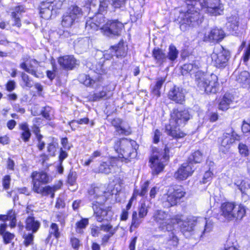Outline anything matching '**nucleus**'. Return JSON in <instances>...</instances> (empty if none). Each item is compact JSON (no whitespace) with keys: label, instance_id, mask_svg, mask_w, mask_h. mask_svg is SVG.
Wrapping results in <instances>:
<instances>
[{"label":"nucleus","instance_id":"nucleus-1","mask_svg":"<svg viewBox=\"0 0 250 250\" xmlns=\"http://www.w3.org/2000/svg\"><path fill=\"white\" fill-rule=\"evenodd\" d=\"M199 65L196 62L185 64L183 65L182 71L195 74V81L199 89L207 93H216L219 90V84L216 75L211 74L207 76L199 71Z\"/></svg>","mask_w":250,"mask_h":250},{"label":"nucleus","instance_id":"nucleus-2","mask_svg":"<svg viewBox=\"0 0 250 250\" xmlns=\"http://www.w3.org/2000/svg\"><path fill=\"white\" fill-rule=\"evenodd\" d=\"M152 219L157 224L159 229L164 232H171L169 235V244L176 246L178 243V239L175 235L176 224H179L181 221L180 215L171 216L169 213L162 210L154 211Z\"/></svg>","mask_w":250,"mask_h":250},{"label":"nucleus","instance_id":"nucleus-3","mask_svg":"<svg viewBox=\"0 0 250 250\" xmlns=\"http://www.w3.org/2000/svg\"><path fill=\"white\" fill-rule=\"evenodd\" d=\"M190 118V115L188 110L173 109L170 114L169 124L165 126L166 133L174 139L184 138L186 133L181 130L179 127L184 126Z\"/></svg>","mask_w":250,"mask_h":250},{"label":"nucleus","instance_id":"nucleus-4","mask_svg":"<svg viewBox=\"0 0 250 250\" xmlns=\"http://www.w3.org/2000/svg\"><path fill=\"white\" fill-rule=\"evenodd\" d=\"M180 216L181 221L179 224H176V226L178 225L180 226L181 232L185 236L188 233L192 232L194 229V227L197 224H198L203 229L201 230V236L209 233L213 229V222L207 221L206 218L189 217L186 220H182V216Z\"/></svg>","mask_w":250,"mask_h":250},{"label":"nucleus","instance_id":"nucleus-5","mask_svg":"<svg viewBox=\"0 0 250 250\" xmlns=\"http://www.w3.org/2000/svg\"><path fill=\"white\" fill-rule=\"evenodd\" d=\"M138 146L136 142L130 139L123 138L115 142L114 149L119 154L122 162L128 163L136 156Z\"/></svg>","mask_w":250,"mask_h":250},{"label":"nucleus","instance_id":"nucleus-6","mask_svg":"<svg viewBox=\"0 0 250 250\" xmlns=\"http://www.w3.org/2000/svg\"><path fill=\"white\" fill-rule=\"evenodd\" d=\"M172 147L170 144L166 145L164 151H154L149 159L150 167L153 175H157L161 172L169 159V152Z\"/></svg>","mask_w":250,"mask_h":250},{"label":"nucleus","instance_id":"nucleus-7","mask_svg":"<svg viewBox=\"0 0 250 250\" xmlns=\"http://www.w3.org/2000/svg\"><path fill=\"white\" fill-rule=\"evenodd\" d=\"M187 4L193 5L195 8L201 9L205 13L216 16L221 14L223 10L220 0H185Z\"/></svg>","mask_w":250,"mask_h":250},{"label":"nucleus","instance_id":"nucleus-8","mask_svg":"<svg viewBox=\"0 0 250 250\" xmlns=\"http://www.w3.org/2000/svg\"><path fill=\"white\" fill-rule=\"evenodd\" d=\"M245 214V209L241 205L232 202L223 203L220 207V215L228 221L241 220Z\"/></svg>","mask_w":250,"mask_h":250},{"label":"nucleus","instance_id":"nucleus-9","mask_svg":"<svg viewBox=\"0 0 250 250\" xmlns=\"http://www.w3.org/2000/svg\"><path fill=\"white\" fill-rule=\"evenodd\" d=\"M183 188L181 186H175L170 188L167 192L164 194L161 201L164 208H168L176 205L179 201L185 195Z\"/></svg>","mask_w":250,"mask_h":250},{"label":"nucleus","instance_id":"nucleus-10","mask_svg":"<svg viewBox=\"0 0 250 250\" xmlns=\"http://www.w3.org/2000/svg\"><path fill=\"white\" fill-rule=\"evenodd\" d=\"M191 6L193 10L188 9L180 17V27L184 31L187 30L188 27L198 25L202 21L200 13L196 10L197 9L193 5Z\"/></svg>","mask_w":250,"mask_h":250},{"label":"nucleus","instance_id":"nucleus-11","mask_svg":"<svg viewBox=\"0 0 250 250\" xmlns=\"http://www.w3.org/2000/svg\"><path fill=\"white\" fill-rule=\"evenodd\" d=\"M229 52L222 46H216L211 55L212 63L216 67H224L229 59Z\"/></svg>","mask_w":250,"mask_h":250},{"label":"nucleus","instance_id":"nucleus-12","mask_svg":"<svg viewBox=\"0 0 250 250\" xmlns=\"http://www.w3.org/2000/svg\"><path fill=\"white\" fill-rule=\"evenodd\" d=\"M124 28L123 23L118 20L108 21L104 26L101 27V31L104 35L110 37L112 35H119Z\"/></svg>","mask_w":250,"mask_h":250},{"label":"nucleus","instance_id":"nucleus-13","mask_svg":"<svg viewBox=\"0 0 250 250\" xmlns=\"http://www.w3.org/2000/svg\"><path fill=\"white\" fill-rule=\"evenodd\" d=\"M106 193L104 186L100 185L97 186H92L88 190L89 198L93 201V203L96 202L98 204L104 203L106 198L104 195Z\"/></svg>","mask_w":250,"mask_h":250},{"label":"nucleus","instance_id":"nucleus-14","mask_svg":"<svg viewBox=\"0 0 250 250\" xmlns=\"http://www.w3.org/2000/svg\"><path fill=\"white\" fill-rule=\"evenodd\" d=\"M105 19L103 14H99L92 18L87 19L85 23V28L88 30L97 31L101 30V27L104 26Z\"/></svg>","mask_w":250,"mask_h":250},{"label":"nucleus","instance_id":"nucleus-15","mask_svg":"<svg viewBox=\"0 0 250 250\" xmlns=\"http://www.w3.org/2000/svg\"><path fill=\"white\" fill-rule=\"evenodd\" d=\"M196 169L194 165H191L188 162L181 165L177 171L175 173L174 177L180 180H184L192 175Z\"/></svg>","mask_w":250,"mask_h":250},{"label":"nucleus","instance_id":"nucleus-16","mask_svg":"<svg viewBox=\"0 0 250 250\" xmlns=\"http://www.w3.org/2000/svg\"><path fill=\"white\" fill-rule=\"evenodd\" d=\"M239 139V136L232 130L229 133H225L220 138L221 149L223 151L229 149L235 140Z\"/></svg>","mask_w":250,"mask_h":250},{"label":"nucleus","instance_id":"nucleus-17","mask_svg":"<svg viewBox=\"0 0 250 250\" xmlns=\"http://www.w3.org/2000/svg\"><path fill=\"white\" fill-rule=\"evenodd\" d=\"M33 188L32 190L36 189L41 187V184H45L49 182V177L44 172H33L32 174Z\"/></svg>","mask_w":250,"mask_h":250},{"label":"nucleus","instance_id":"nucleus-18","mask_svg":"<svg viewBox=\"0 0 250 250\" xmlns=\"http://www.w3.org/2000/svg\"><path fill=\"white\" fill-rule=\"evenodd\" d=\"M55 8L53 0H45L41 3L40 13L41 17L45 19H49L52 15V11Z\"/></svg>","mask_w":250,"mask_h":250},{"label":"nucleus","instance_id":"nucleus-19","mask_svg":"<svg viewBox=\"0 0 250 250\" xmlns=\"http://www.w3.org/2000/svg\"><path fill=\"white\" fill-rule=\"evenodd\" d=\"M93 209L94 212V215L98 222H102L104 220H108L110 218L112 212L110 210L104 209L102 207V204L98 205L92 203Z\"/></svg>","mask_w":250,"mask_h":250},{"label":"nucleus","instance_id":"nucleus-20","mask_svg":"<svg viewBox=\"0 0 250 250\" xmlns=\"http://www.w3.org/2000/svg\"><path fill=\"white\" fill-rule=\"evenodd\" d=\"M168 97L170 100L179 104H182L185 100L183 89L176 86H174L169 90Z\"/></svg>","mask_w":250,"mask_h":250},{"label":"nucleus","instance_id":"nucleus-21","mask_svg":"<svg viewBox=\"0 0 250 250\" xmlns=\"http://www.w3.org/2000/svg\"><path fill=\"white\" fill-rule=\"evenodd\" d=\"M233 77L235 78L236 81L243 87L250 89V73L249 72L244 71L239 74L235 72Z\"/></svg>","mask_w":250,"mask_h":250},{"label":"nucleus","instance_id":"nucleus-22","mask_svg":"<svg viewBox=\"0 0 250 250\" xmlns=\"http://www.w3.org/2000/svg\"><path fill=\"white\" fill-rule=\"evenodd\" d=\"M79 81L86 86H94L95 84L98 85L102 81V77L100 75L95 78H91L89 75L84 74H81L79 76Z\"/></svg>","mask_w":250,"mask_h":250},{"label":"nucleus","instance_id":"nucleus-23","mask_svg":"<svg viewBox=\"0 0 250 250\" xmlns=\"http://www.w3.org/2000/svg\"><path fill=\"white\" fill-rule=\"evenodd\" d=\"M225 36L223 30L221 29L215 28L211 30L208 34H206L205 39L208 41H221Z\"/></svg>","mask_w":250,"mask_h":250},{"label":"nucleus","instance_id":"nucleus-24","mask_svg":"<svg viewBox=\"0 0 250 250\" xmlns=\"http://www.w3.org/2000/svg\"><path fill=\"white\" fill-rule=\"evenodd\" d=\"M76 61L73 56L66 55L60 57L58 59L59 64L63 68L72 69L76 64Z\"/></svg>","mask_w":250,"mask_h":250},{"label":"nucleus","instance_id":"nucleus-25","mask_svg":"<svg viewBox=\"0 0 250 250\" xmlns=\"http://www.w3.org/2000/svg\"><path fill=\"white\" fill-rule=\"evenodd\" d=\"M233 101V96L229 94L226 93L223 98L220 99L218 104V108L222 111H226L230 107Z\"/></svg>","mask_w":250,"mask_h":250},{"label":"nucleus","instance_id":"nucleus-26","mask_svg":"<svg viewBox=\"0 0 250 250\" xmlns=\"http://www.w3.org/2000/svg\"><path fill=\"white\" fill-rule=\"evenodd\" d=\"M65 13L78 21H79L83 16V12L82 8L75 4L69 6Z\"/></svg>","mask_w":250,"mask_h":250},{"label":"nucleus","instance_id":"nucleus-27","mask_svg":"<svg viewBox=\"0 0 250 250\" xmlns=\"http://www.w3.org/2000/svg\"><path fill=\"white\" fill-rule=\"evenodd\" d=\"M24 8L23 6L20 5L16 6L13 9L11 12V16L14 21L13 25L20 27L21 24L20 19V15L21 13L24 12Z\"/></svg>","mask_w":250,"mask_h":250},{"label":"nucleus","instance_id":"nucleus-28","mask_svg":"<svg viewBox=\"0 0 250 250\" xmlns=\"http://www.w3.org/2000/svg\"><path fill=\"white\" fill-rule=\"evenodd\" d=\"M58 189L57 186H54L53 187L45 186L43 187L42 186L38 188L33 191L38 194H40L42 196H47L50 195L52 198L54 197V192Z\"/></svg>","mask_w":250,"mask_h":250},{"label":"nucleus","instance_id":"nucleus-29","mask_svg":"<svg viewBox=\"0 0 250 250\" xmlns=\"http://www.w3.org/2000/svg\"><path fill=\"white\" fill-rule=\"evenodd\" d=\"M41 226L40 223L33 217H28L25 222V228L28 230H32V233L36 232Z\"/></svg>","mask_w":250,"mask_h":250},{"label":"nucleus","instance_id":"nucleus-30","mask_svg":"<svg viewBox=\"0 0 250 250\" xmlns=\"http://www.w3.org/2000/svg\"><path fill=\"white\" fill-rule=\"evenodd\" d=\"M78 22V21L65 12L62 16L61 24L63 27L68 29L72 27Z\"/></svg>","mask_w":250,"mask_h":250},{"label":"nucleus","instance_id":"nucleus-31","mask_svg":"<svg viewBox=\"0 0 250 250\" xmlns=\"http://www.w3.org/2000/svg\"><path fill=\"white\" fill-rule=\"evenodd\" d=\"M38 64V62L36 60H32L30 61V64L27 65L23 62L20 64V67L27 73L32 74L35 77H38L36 73V70L34 65Z\"/></svg>","mask_w":250,"mask_h":250},{"label":"nucleus","instance_id":"nucleus-32","mask_svg":"<svg viewBox=\"0 0 250 250\" xmlns=\"http://www.w3.org/2000/svg\"><path fill=\"white\" fill-rule=\"evenodd\" d=\"M19 128L22 131L21 134V139L24 142H28L30 139L31 133L28 124L26 123H22L19 125Z\"/></svg>","mask_w":250,"mask_h":250},{"label":"nucleus","instance_id":"nucleus-33","mask_svg":"<svg viewBox=\"0 0 250 250\" xmlns=\"http://www.w3.org/2000/svg\"><path fill=\"white\" fill-rule=\"evenodd\" d=\"M107 52H109V53L111 54L110 57L116 56L117 58H119L120 57L125 56L126 54V51L125 48L123 47L120 46L113 47L110 48ZM107 55V54L106 53L104 54V57L106 59H108L110 57H106Z\"/></svg>","mask_w":250,"mask_h":250},{"label":"nucleus","instance_id":"nucleus-34","mask_svg":"<svg viewBox=\"0 0 250 250\" xmlns=\"http://www.w3.org/2000/svg\"><path fill=\"white\" fill-rule=\"evenodd\" d=\"M165 81V77L158 78L156 79V83L151 85V93L154 95L156 96L157 97L160 96L161 93L160 90Z\"/></svg>","mask_w":250,"mask_h":250},{"label":"nucleus","instance_id":"nucleus-35","mask_svg":"<svg viewBox=\"0 0 250 250\" xmlns=\"http://www.w3.org/2000/svg\"><path fill=\"white\" fill-rule=\"evenodd\" d=\"M122 120L120 118H115L111 121L112 125L114 126L116 131L119 134L127 135L130 134V131L127 130L121 126Z\"/></svg>","mask_w":250,"mask_h":250},{"label":"nucleus","instance_id":"nucleus-36","mask_svg":"<svg viewBox=\"0 0 250 250\" xmlns=\"http://www.w3.org/2000/svg\"><path fill=\"white\" fill-rule=\"evenodd\" d=\"M153 57L160 65L166 62L167 57L163 51L159 48H154L153 50Z\"/></svg>","mask_w":250,"mask_h":250},{"label":"nucleus","instance_id":"nucleus-37","mask_svg":"<svg viewBox=\"0 0 250 250\" xmlns=\"http://www.w3.org/2000/svg\"><path fill=\"white\" fill-rule=\"evenodd\" d=\"M96 3L98 4V11L100 14L106 11L108 7L109 2L108 0H94L90 4V9H92V7H94Z\"/></svg>","mask_w":250,"mask_h":250},{"label":"nucleus","instance_id":"nucleus-38","mask_svg":"<svg viewBox=\"0 0 250 250\" xmlns=\"http://www.w3.org/2000/svg\"><path fill=\"white\" fill-rule=\"evenodd\" d=\"M51 235H53L56 239L60 237V232L59 231L58 225L54 223H52L50 227L49 230V235L46 239V242L48 243Z\"/></svg>","mask_w":250,"mask_h":250},{"label":"nucleus","instance_id":"nucleus-39","mask_svg":"<svg viewBox=\"0 0 250 250\" xmlns=\"http://www.w3.org/2000/svg\"><path fill=\"white\" fill-rule=\"evenodd\" d=\"M113 160H110L107 162L101 164L99 167V172L105 174H108L111 172L113 166Z\"/></svg>","mask_w":250,"mask_h":250},{"label":"nucleus","instance_id":"nucleus-40","mask_svg":"<svg viewBox=\"0 0 250 250\" xmlns=\"http://www.w3.org/2000/svg\"><path fill=\"white\" fill-rule=\"evenodd\" d=\"M202 160V154L200 151L197 150L188 157L187 162L190 163L191 165H194V164L200 163Z\"/></svg>","mask_w":250,"mask_h":250},{"label":"nucleus","instance_id":"nucleus-41","mask_svg":"<svg viewBox=\"0 0 250 250\" xmlns=\"http://www.w3.org/2000/svg\"><path fill=\"white\" fill-rule=\"evenodd\" d=\"M149 185V182L148 181H147L144 182V183L141 185L140 190L136 189L134 190V196L136 197L137 195H140L142 197L146 196V198L147 199L146 195L147 194Z\"/></svg>","mask_w":250,"mask_h":250},{"label":"nucleus","instance_id":"nucleus-42","mask_svg":"<svg viewBox=\"0 0 250 250\" xmlns=\"http://www.w3.org/2000/svg\"><path fill=\"white\" fill-rule=\"evenodd\" d=\"M21 85L22 87H29L31 88L33 85V82L32 79H31L28 75H27L24 72H21Z\"/></svg>","mask_w":250,"mask_h":250},{"label":"nucleus","instance_id":"nucleus-43","mask_svg":"<svg viewBox=\"0 0 250 250\" xmlns=\"http://www.w3.org/2000/svg\"><path fill=\"white\" fill-rule=\"evenodd\" d=\"M88 219L83 218L80 221L76 223V231L77 233L82 234L83 233V230L86 228L88 225Z\"/></svg>","mask_w":250,"mask_h":250},{"label":"nucleus","instance_id":"nucleus-44","mask_svg":"<svg viewBox=\"0 0 250 250\" xmlns=\"http://www.w3.org/2000/svg\"><path fill=\"white\" fill-rule=\"evenodd\" d=\"M227 26L233 31L236 30L238 27V19L236 16H231L228 19Z\"/></svg>","mask_w":250,"mask_h":250},{"label":"nucleus","instance_id":"nucleus-45","mask_svg":"<svg viewBox=\"0 0 250 250\" xmlns=\"http://www.w3.org/2000/svg\"><path fill=\"white\" fill-rule=\"evenodd\" d=\"M178 54V51L176 47L173 45H170L168 48V55L167 56V58L170 61H174L177 58Z\"/></svg>","mask_w":250,"mask_h":250},{"label":"nucleus","instance_id":"nucleus-46","mask_svg":"<svg viewBox=\"0 0 250 250\" xmlns=\"http://www.w3.org/2000/svg\"><path fill=\"white\" fill-rule=\"evenodd\" d=\"M7 220L10 221V226L11 228H14L16 225V218L15 211L9 210L7 214Z\"/></svg>","mask_w":250,"mask_h":250},{"label":"nucleus","instance_id":"nucleus-47","mask_svg":"<svg viewBox=\"0 0 250 250\" xmlns=\"http://www.w3.org/2000/svg\"><path fill=\"white\" fill-rule=\"evenodd\" d=\"M141 223V220L137 217V213L136 211H134L132 215V222L130 227L131 229L133 228H136Z\"/></svg>","mask_w":250,"mask_h":250},{"label":"nucleus","instance_id":"nucleus-48","mask_svg":"<svg viewBox=\"0 0 250 250\" xmlns=\"http://www.w3.org/2000/svg\"><path fill=\"white\" fill-rule=\"evenodd\" d=\"M89 122V119L87 118H84L83 119H80L77 120H72L69 122V125L71 127V128L73 130L75 129V128H73L74 127V124L77 123V124L83 125V124H87Z\"/></svg>","mask_w":250,"mask_h":250},{"label":"nucleus","instance_id":"nucleus-49","mask_svg":"<svg viewBox=\"0 0 250 250\" xmlns=\"http://www.w3.org/2000/svg\"><path fill=\"white\" fill-rule=\"evenodd\" d=\"M148 212L147 206L145 203H142L141 207L139 209V218H143L145 217Z\"/></svg>","mask_w":250,"mask_h":250},{"label":"nucleus","instance_id":"nucleus-50","mask_svg":"<svg viewBox=\"0 0 250 250\" xmlns=\"http://www.w3.org/2000/svg\"><path fill=\"white\" fill-rule=\"evenodd\" d=\"M51 113L52 108L49 106L45 107L44 109L42 111V116L48 120H51Z\"/></svg>","mask_w":250,"mask_h":250},{"label":"nucleus","instance_id":"nucleus-51","mask_svg":"<svg viewBox=\"0 0 250 250\" xmlns=\"http://www.w3.org/2000/svg\"><path fill=\"white\" fill-rule=\"evenodd\" d=\"M24 244L27 247L33 243L34 235L32 233H28L23 235Z\"/></svg>","mask_w":250,"mask_h":250},{"label":"nucleus","instance_id":"nucleus-52","mask_svg":"<svg viewBox=\"0 0 250 250\" xmlns=\"http://www.w3.org/2000/svg\"><path fill=\"white\" fill-rule=\"evenodd\" d=\"M126 0H112V6L115 8H123L125 6Z\"/></svg>","mask_w":250,"mask_h":250},{"label":"nucleus","instance_id":"nucleus-53","mask_svg":"<svg viewBox=\"0 0 250 250\" xmlns=\"http://www.w3.org/2000/svg\"><path fill=\"white\" fill-rule=\"evenodd\" d=\"M100 229L105 232H109V234L113 235L115 232V230L110 224L102 225L101 226Z\"/></svg>","mask_w":250,"mask_h":250},{"label":"nucleus","instance_id":"nucleus-54","mask_svg":"<svg viewBox=\"0 0 250 250\" xmlns=\"http://www.w3.org/2000/svg\"><path fill=\"white\" fill-rule=\"evenodd\" d=\"M1 235L3 237L4 242L6 244L10 243L15 237L14 234L9 232H6Z\"/></svg>","mask_w":250,"mask_h":250},{"label":"nucleus","instance_id":"nucleus-55","mask_svg":"<svg viewBox=\"0 0 250 250\" xmlns=\"http://www.w3.org/2000/svg\"><path fill=\"white\" fill-rule=\"evenodd\" d=\"M106 98V92L105 91H102L98 93H94L92 96L93 101H99Z\"/></svg>","mask_w":250,"mask_h":250},{"label":"nucleus","instance_id":"nucleus-56","mask_svg":"<svg viewBox=\"0 0 250 250\" xmlns=\"http://www.w3.org/2000/svg\"><path fill=\"white\" fill-rule=\"evenodd\" d=\"M239 189L243 193L250 196V186L249 184H247L246 185L245 183H243L242 182L240 186Z\"/></svg>","mask_w":250,"mask_h":250},{"label":"nucleus","instance_id":"nucleus-57","mask_svg":"<svg viewBox=\"0 0 250 250\" xmlns=\"http://www.w3.org/2000/svg\"><path fill=\"white\" fill-rule=\"evenodd\" d=\"M88 44V40L87 38L83 39L78 41V42L75 44V47L78 48L81 47V45L82 46V49L84 50L86 49Z\"/></svg>","mask_w":250,"mask_h":250},{"label":"nucleus","instance_id":"nucleus-58","mask_svg":"<svg viewBox=\"0 0 250 250\" xmlns=\"http://www.w3.org/2000/svg\"><path fill=\"white\" fill-rule=\"evenodd\" d=\"M239 152L244 156H247L249 154V149L248 146L242 143H240L238 146Z\"/></svg>","mask_w":250,"mask_h":250},{"label":"nucleus","instance_id":"nucleus-59","mask_svg":"<svg viewBox=\"0 0 250 250\" xmlns=\"http://www.w3.org/2000/svg\"><path fill=\"white\" fill-rule=\"evenodd\" d=\"M212 175L213 173L211 171H210V170L206 171L203 176V178L201 182L203 184H205L208 182L210 181L212 179Z\"/></svg>","mask_w":250,"mask_h":250},{"label":"nucleus","instance_id":"nucleus-60","mask_svg":"<svg viewBox=\"0 0 250 250\" xmlns=\"http://www.w3.org/2000/svg\"><path fill=\"white\" fill-rule=\"evenodd\" d=\"M70 242L72 248L75 250H78L80 246V241L79 239L75 237H72L70 238Z\"/></svg>","mask_w":250,"mask_h":250},{"label":"nucleus","instance_id":"nucleus-61","mask_svg":"<svg viewBox=\"0 0 250 250\" xmlns=\"http://www.w3.org/2000/svg\"><path fill=\"white\" fill-rule=\"evenodd\" d=\"M76 180V174L74 172H70L68 176L67 181L71 185H73Z\"/></svg>","mask_w":250,"mask_h":250},{"label":"nucleus","instance_id":"nucleus-62","mask_svg":"<svg viewBox=\"0 0 250 250\" xmlns=\"http://www.w3.org/2000/svg\"><path fill=\"white\" fill-rule=\"evenodd\" d=\"M159 191V188L156 187H154L150 190L149 193V197L147 198V199L150 200L151 199L154 198L157 193Z\"/></svg>","mask_w":250,"mask_h":250},{"label":"nucleus","instance_id":"nucleus-63","mask_svg":"<svg viewBox=\"0 0 250 250\" xmlns=\"http://www.w3.org/2000/svg\"><path fill=\"white\" fill-rule=\"evenodd\" d=\"M162 133L158 129H156L154 131V135L153 137V141L154 143L157 144L159 142L160 136Z\"/></svg>","mask_w":250,"mask_h":250},{"label":"nucleus","instance_id":"nucleus-64","mask_svg":"<svg viewBox=\"0 0 250 250\" xmlns=\"http://www.w3.org/2000/svg\"><path fill=\"white\" fill-rule=\"evenodd\" d=\"M242 130L243 133H248L250 132V122H247L245 121L243 122Z\"/></svg>","mask_w":250,"mask_h":250}]
</instances>
